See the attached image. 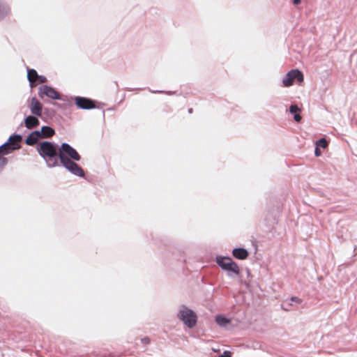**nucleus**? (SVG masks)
<instances>
[{"label":"nucleus","mask_w":357,"mask_h":357,"mask_svg":"<svg viewBox=\"0 0 357 357\" xmlns=\"http://www.w3.org/2000/svg\"><path fill=\"white\" fill-rule=\"evenodd\" d=\"M59 159L61 165L72 174L84 176V172L82 168L75 161H79L80 155L77 151L67 143H62L59 149Z\"/></svg>","instance_id":"nucleus-1"},{"label":"nucleus","mask_w":357,"mask_h":357,"mask_svg":"<svg viewBox=\"0 0 357 357\" xmlns=\"http://www.w3.org/2000/svg\"><path fill=\"white\" fill-rule=\"evenodd\" d=\"M38 154L46 160L47 166L54 167L59 165V149L50 142H42L37 146Z\"/></svg>","instance_id":"nucleus-2"},{"label":"nucleus","mask_w":357,"mask_h":357,"mask_svg":"<svg viewBox=\"0 0 357 357\" xmlns=\"http://www.w3.org/2000/svg\"><path fill=\"white\" fill-rule=\"evenodd\" d=\"M22 140V137L20 135L10 136L8 142L0 146V155L4 157L5 155H8L13 151L20 149Z\"/></svg>","instance_id":"nucleus-3"},{"label":"nucleus","mask_w":357,"mask_h":357,"mask_svg":"<svg viewBox=\"0 0 357 357\" xmlns=\"http://www.w3.org/2000/svg\"><path fill=\"white\" fill-rule=\"evenodd\" d=\"M217 264L225 271L235 275L240 273V268L238 264L230 257H218Z\"/></svg>","instance_id":"nucleus-4"},{"label":"nucleus","mask_w":357,"mask_h":357,"mask_svg":"<svg viewBox=\"0 0 357 357\" xmlns=\"http://www.w3.org/2000/svg\"><path fill=\"white\" fill-rule=\"evenodd\" d=\"M178 317L189 328H192L196 324L197 315L192 310L188 308L182 309L179 312Z\"/></svg>","instance_id":"nucleus-5"},{"label":"nucleus","mask_w":357,"mask_h":357,"mask_svg":"<svg viewBox=\"0 0 357 357\" xmlns=\"http://www.w3.org/2000/svg\"><path fill=\"white\" fill-rule=\"evenodd\" d=\"M295 79L297 80L298 83L303 82V75L297 69L290 70L285 75L282 80L283 85L286 87L290 86L293 84Z\"/></svg>","instance_id":"nucleus-6"},{"label":"nucleus","mask_w":357,"mask_h":357,"mask_svg":"<svg viewBox=\"0 0 357 357\" xmlns=\"http://www.w3.org/2000/svg\"><path fill=\"white\" fill-rule=\"evenodd\" d=\"M38 95L43 98L45 96L54 100H60L61 96L54 88L43 85L38 89Z\"/></svg>","instance_id":"nucleus-7"},{"label":"nucleus","mask_w":357,"mask_h":357,"mask_svg":"<svg viewBox=\"0 0 357 357\" xmlns=\"http://www.w3.org/2000/svg\"><path fill=\"white\" fill-rule=\"evenodd\" d=\"M75 103L79 108L84 109H89L95 107L94 102L88 98L82 97H77L75 98Z\"/></svg>","instance_id":"nucleus-8"},{"label":"nucleus","mask_w":357,"mask_h":357,"mask_svg":"<svg viewBox=\"0 0 357 357\" xmlns=\"http://www.w3.org/2000/svg\"><path fill=\"white\" fill-rule=\"evenodd\" d=\"M29 108L33 114L38 116H40L42 115L43 105L36 98H32L31 99Z\"/></svg>","instance_id":"nucleus-9"},{"label":"nucleus","mask_w":357,"mask_h":357,"mask_svg":"<svg viewBox=\"0 0 357 357\" xmlns=\"http://www.w3.org/2000/svg\"><path fill=\"white\" fill-rule=\"evenodd\" d=\"M40 138V131L36 130L32 132L26 138V144L29 146H33L37 143L38 140Z\"/></svg>","instance_id":"nucleus-10"},{"label":"nucleus","mask_w":357,"mask_h":357,"mask_svg":"<svg viewBox=\"0 0 357 357\" xmlns=\"http://www.w3.org/2000/svg\"><path fill=\"white\" fill-rule=\"evenodd\" d=\"M25 126L28 129H32L39 125V120L33 116H29L24 119Z\"/></svg>","instance_id":"nucleus-11"},{"label":"nucleus","mask_w":357,"mask_h":357,"mask_svg":"<svg viewBox=\"0 0 357 357\" xmlns=\"http://www.w3.org/2000/svg\"><path fill=\"white\" fill-rule=\"evenodd\" d=\"M233 256L238 259H245L248 257V252L244 248H235L232 251Z\"/></svg>","instance_id":"nucleus-12"},{"label":"nucleus","mask_w":357,"mask_h":357,"mask_svg":"<svg viewBox=\"0 0 357 357\" xmlns=\"http://www.w3.org/2000/svg\"><path fill=\"white\" fill-rule=\"evenodd\" d=\"M55 134L54 130L49 126H43L40 131V138H50Z\"/></svg>","instance_id":"nucleus-13"},{"label":"nucleus","mask_w":357,"mask_h":357,"mask_svg":"<svg viewBox=\"0 0 357 357\" xmlns=\"http://www.w3.org/2000/svg\"><path fill=\"white\" fill-rule=\"evenodd\" d=\"M27 78L32 86L38 79V75L34 69H29L27 72Z\"/></svg>","instance_id":"nucleus-14"},{"label":"nucleus","mask_w":357,"mask_h":357,"mask_svg":"<svg viewBox=\"0 0 357 357\" xmlns=\"http://www.w3.org/2000/svg\"><path fill=\"white\" fill-rule=\"evenodd\" d=\"M217 324L220 326H225L229 322V320L222 316H218L215 318Z\"/></svg>","instance_id":"nucleus-15"},{"label":"nucleus","mask_w":357,"mask_h":357,"mask_svg":"<svg viewBox=\"0 0 357 357\" xmlns=\"http://www.w3.org/2000/svg\"><path fill=\"white\" fill-rule=\"evenodd\" d=\"M316 145L317 147H322L323 149H326L328 146V142L325 138H321L316 142Z\"/></svg>","instance_id":"nucleus-16"},{"label":"nucleus","mask_w":357,"mask_h":357,"mask_svg":"<svg viewBox=\"0 0 357 357\" xmlns=\"http://www.w3.org/2000/svg\"><path fill=\"white\" fill-rule=\"evenodd\" d=\"M10 11V8L6 5L0 4V18L3 17Z\"/></svg>","instance_id":"nucleus-17"},{"label":"nucleus","mask_w":357,"mask_h":357,"mask_svg":"<svg viewBox=\"0 0 357 357\" xmlns=\"http://www.w3.org/2000/svg\"><path fill=\"white\" fill-rule=\"evenodd\" d=\"M8 160L6 158L0 155V170L7 164Z\"/></svg>","instance_id":"nucleus-18"},{"label":"nucleus","mask_w":357,"mask_h":357,"mask_svg":"<svg viewBox=\"0 0 357 357\" xmlns=\"http://www.w3.org/2000/svg\"><path fill=\"white\" fill-rule=\"evenodd\" d=\"M289 111L291 113L296 114L297 112L300 111V109L296 105H292L290 106Z\"/></svg>","instance_id":"nucleus-19"},{"label":"nucleus","mask_w":357,"mask_h":357,"mask_svg":"<svg viewBox=\"0 0 357 357\" xmlns=\"http://www.w3.org/2000/svg\"><path fill=\"white\" fill-rule=\"evenodd\" d=\"M37 81L39 83H45L47 81V79L45 76L38 75V79Z\"/></svg>","instance_id":"nucleus-20"},{"label":"nucleus","mask_w":357,"mask_h":357,"mask_svg":"<svg viewBox=\"0 0 357 357\" xmlns=\"http://www.w3.org/2000/svg\"><path fill=\"white\" fill-rule=\"evenodd\" d=\"M289 305H291V304L290 303L284 301L282 304V307L284 310H289V308L287 307L289 306Z\"/></svg>","instance_id":"nucleus-21"},{"label":"nucleus","mask_w":357,"mask_h":357,"mask_svg":"<svg viewBox=\"0 0 357 357\" xmlns=\"http://www.w3.org/2000/svg\"><path fill=\"white\" fill-rule=\"evenodd\" d=\"M219 357H231V353L229 351H225Z\"/></svg>","instance_id":"nucleus-22"},{"label":"nucleus","mask_w":357,"mask_h":357,"mask_svg":"<svg viewBox=\"0 0 357 357\" xmlns=\"http://www.w3.org/2000/svg\"><path fill=\"white\" fill-rule=\"evenodd\" d=\"M314 155L317 156V157H319L321 155V150L319 149V147H316L315 148V151H314Z\"/></svg>","instance_id":"nucleus-23"},{"label":"nucleus","mask_w":357,"mask_h":357,"mask_svg":"<svg viewBox=\"0 0 357 357\" xmlns=\"http://www.w3.org/2000/svg\"><path fill=\"white\" fill-rule=\"evenodd\" d=\"M294 119L296 122H299L301 120V116L299 114H295Z\"/></svg>","instance_id":"nucleus-24"},{"label":"nucleus","mask_w":357,"mask_h":357,"mask_svg":"<svg viewBox=\"0 0 357 357\" xmlns=\"http://www.w3.org/2000/svg\"><path fill=\"white\" fill-rule=\"evenodd\" d=\"M142 342L145 344H148L150 343V339L148 337H145L142 339Z\"/></svg>","instance_id":"nucleus-25"},{"label":"nucleus","mask_w":357,"mask_h":357,"mask_svg":"<svg viewBox=\"0 0 357 357\" xmlns=\"http://www.w3.org/2000/svg\"><path fill=\"white\" fill-rule=\"evenodd\" d=\"M291 300L292 301L296 302V303H301V300L299 298L296 297V296H294V297H292V298H291Z\"/></svg>","instance_id":"nucleus-26"},{"label":"nucleus","mask_w":357,"mask_h":357,"mask_svg":"<svg viewBox=\"0 0 357 357\" xmlns=\"http://www.w3.org/2000/svg\"><path fill=\"white\" fill-rule=\"evenodd\" d=\"M293 2L295 5H298L301 3V0H294Z\"/></svg>","instance_id":"nucleus-27"}]
</instances>
